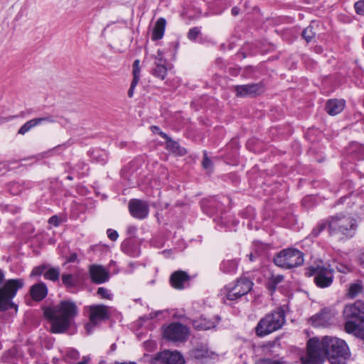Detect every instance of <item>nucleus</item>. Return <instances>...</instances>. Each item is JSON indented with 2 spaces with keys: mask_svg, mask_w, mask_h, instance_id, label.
<instances>
[{
  "mask_svg": "<svg viewBox=\"0 0 364 364\" xmlns=\"http://www.w3.org/2000/svg\"><path fill=\"white\" fill-rule=\"evenodd\" d=\"M348 347L345 341L336 337L324 336L310 338L306 344V352L300 358L302 364H322L325 358L333 364H340L348 356Z\"/></svg>",
  "mask_w": 364,
  "mask_h": 364,
  "instance_id": "1",
  "label": "nucleus"
},
{
  "mask_svg": "<svg viewBox=\"0 0 364 364\" xmlns=\"http://www.w3.org/2000/svg\"><path fill=\"white\" fill-rule=\"evenodd\" d=\"M77 313V306L70 300L61 301L44 309V316L50 324V332L53 333L65 332L71 326Z\"/></svg>",
  "mask_w": 364,
  "mask_h": 364,
  "instance_id": "2",
  "label": "nucleus"
},
{
  "mask_svg": "<svg viewBox=\"0 0 364 364\" xmlns=\"http://www.w3.org/2000/svg\"><path fill=\"white\" fill-rule=\"evenodd\" d=\"M343 316L346 332L364 339V301L357 300L353 304L346 305Z\"/></svg>",
  "mask_w": 364,
  "mask_h": 364,
  "instance_id": "3",
  "label": "nucleus"
},
{
  "mask_svg": "<svg viewBox=\"0 0 364 364\" xmlns=\"http://www.w3.org/2000/svg\"><path fill=\"white\" fill-rule=\"evenodd\" d=\"M285 321L284 311L278 309L266 314L259 321L255 328V333L260 338L266 336L282 328Z\"/></svg>",
  "mask_w": 364,
  "mask_h": 364,
  "instance_id": "4",
  "label": "nucleus"
},
{
  "mask_svg": "<svg viewBox=\"0 0 364 364\" xmlns=\"http://www.w3.org/2000/svg\"><path fill=\"white\" fill-rule=\"evenodd\" d=\"M273 262L275 265L282 269H291L304 264V255L298 249L286 248L274 256Z\"/></svg>",
  "mask_w": 364,
  "mask_h": 364,
  "instance_id": "5",
  "label": "nucleus"
},
{
  "mask_svg": "<svg viewBox=\"0 0 364 364\" xmlns=\"http://www.w3.org/2000/svg\"><path fill=\"white\" fill-rule=\"evenodd\" d=\"M24 285L22 279H9L0 288V311H6L11 308L17 310L11 299L16 296L17 291Z\"/></svg>",
  "mask_w": 364,
  "mask_h": 364,
  "instance_id": "6",
  "label": "nucleus"
},
{
  "mask_svg": "<svg viewBox=\"0 0 364 364\" xmlns=\"http://www.w3.org/2000/svg\"><path fill=\"white\" fill-rule=\"evenodd\" d=\"M355 228V220L349 216H335L328 221L330 235L341 234L346 237H352Z\"/></svg>",
  "mask_w": 364,
  "mask_h": 364,
  "instance_id": "7",
  "label": "nucleus"
},
{
  "mask_svg": "<svg viewBox=\"0 0 364 364\" xmlns=\"http://www.w3.org/2000/svg\"><path fill=\"white\" fill-rule=\"evenodd\" d=\"M306 275L309 277L314 276L316 284L321 288L329 287L333 280V269L329 266L326 267L319 264L310 266L306 269Z\"/></svg>",
  "mask_w": 364,
  "mask_h": 364,
  "instance_id": "8",
  "label": "nucleus"
},
{
  "mask_svg": "<svg viewBox=\"0 0 364 364\" xmlns=\"http://www.w3.org/2000/svg\"><path fill=\"white\" fill-rule=\"evenodd\" d=\"M190 335V329L179 322H173L164 327L163 336L165 339L173 343L186 341Z\"/></svg>",
  "mask_w": 364,
  "mask_h": 364,
  "instance_id": "9",
  "label": "nucleus"
},
{
  "mask_svg": "<svg viewBox=\"0 0 364 364\" xmlns=\"http://www.w3.org/2000/svg\"><path fill=\"white\" fill-rule=\"evenodd\" d=\"M252 286L253 283L248 278L240 277L234 286L225 287L223 291L228 300L235 301L247 294Z\"/></svg>",
  "mask_w": 364,
  "mask_h": 364,
  "instance_id": "10",
  "label": "nucleus"
},
{
  "mask_svg": "<svg viewBox=\"0 0 364 364\" xmlns=\"http://www.w3.org/2000/svg\"><path fill=\"white\" fill-rule=\"evenodd\" d=\"M85 309L89 314L90 322L85 326L88 333H90L92 327L109 318V309L107 306L102 304L91 305L86 306Z\"/></svg>",
  "mask_w": 364,
  "mask_h": 364,
  "instance_id": "11",
  "label": "nucleus"
},
{
  "mask_svg": "<svg viewBox=\"0 0 364 364\" xmlns=\"http://www.w3.org/2000/svg\"><path fill=\"white\" fill-rule=\"evenodd\" d=\"M334 314L324 309L310 318L309 323L314 327H328L333 323Z\"/></svg>",
  "mask_w": 364,
  "mask_h": 364,
  "instance_id": "12",
  "label": "nucleus"
},
{
  "mask_svg": "<svg viewBox=\"0 0 364 364\" xmlns=\"http://www.w3.org/2000/svg\"><path fill=\"white\" fill-rule=\"evenodd\" d=\"M129 210L130 214L137 219H144L149 214V205L146 202L139 200L132 199L129 202Z\"/></svg>",
  "mask_w": 364,
  "mask_h": 364,
  "instance_id": "13",
  "label": "nucleus"
},
{
  "mask_svg": "<svg viewBox=\"0 0 364 364\" xmlns=\"http://www.w3.org/2000/svg\"><path fill=\"white\" fill-rule=\"evenodd\" d=\"M235 91L237 97H255L264 92V86L262 83L237 85Z\"/></svg>",
  "mask_w": 364,
  "mask_h": 364,
  "instance_id": "14",
  "label": "nucleus"
},
{
  "mask_svg": "<svg viewBox=\"0 0 364 364\" xmlns=\"http://www.w3.org/2000/svg\"><path fill=\"white\" fill-rule=\"evenodd\" d=\"M190 277L187 272L178 270L171 274L170 284L172 287L176 289H183L188 285Z\"/></svg>",
  "mask_w": 364,
  "mask_h": 364,
  "instance_id": "15",
  "label": "nucleus"
},
{
  "mask_svg": "<svg viewBox=\"0 0 364 364\" xmlns=\"http://www.w3.org/2000/svg\"><path fill=\"white\" fill-rule=\"evenodd\" d=\"M91 280L96 284L106 282L109 279V272L102 266L93 264L90 267Z\"/></svg>",
  "mask_w": 364,
  "mask_h": 364,
  "instance_id": "16",
  "label": "nucleus"
},
{
  "mask_svg": "<svg viewBox=\"0 0 364 364\" xmlns=\"http://www.w3.org/2000/svg\"><path fill=\"white\" fill-rule=\"evenodd\" d=\"M220 321V317L215 316L213 318H208L204 316L193 321V326L195 329L198 331H206L213 328Z\"/></svg>",
  "mask_w": 364,
  "mask_h": 364,
  "instance_id": "17",
  "label": "nucleus"
},
{
  "mask_svg": "<svg viewBox=\"0 0 364 364\" xmlns=\"http://www.w3.org/2000/svg\"><path fill=\"white\" fill-rule=\"evenodd\" d=\"M55 121L53 117L50 115H48L43 117L32 119L26 122L18 131V134L23 135L30 131L32 128L43 122L54 123Z\"/></svg>",
  "mask_w": 364,
  "mask_h": 364,
  "instance_id": "18",
  "label": "nucleus"
},
{
  "mask_svg": "<svg viewBox=\"0 0 364 364\" xmlns=\"http://www.w3.org/2000/svg\"><path fill=\"white\" fill-rule=\"evenodd\" d=\"M346 105L344 100L331 99L326 104V110L330 115L334 116L341 113Z\"/></svg>",
  "mask_w": 364,
  "mask_h": 364,
  "instance_id": "19",
  "label": "nucleus"
},
{
  "mask_svg": "<svg viewBox=\"0 0 364 364\" xmlns=\"http://www.w3.org/2000/svg\"><path fill=\"white\" fill-rule=\"evenodd\" d=\"M161 358L166 364H184L185 359L178 351L166 350L162 353Z\"/></svg>",
  "mask_w": 364,
  "mask_h": 364,
  "instance_id": "20",
  "label": "nucleus"
},
{
  "mask_svg": "<svg viewBox=\"0 0 364 364\" xmlns=\"http://www.w3.org/2000/svg\"><path fill=\"white\" fill-rule=\"evenodd\" d=\"M48 294V289L44 283H38L33 285L30 289V294L35 301L43 300Z\"/></svg>",
  "mask_w": 364,
  "mask_h": 364,
  "instance_id": "21",
  "label": "nucleus"
},
{
  "mask_svg": "<svg viewBox=\"0 0 364 364\" xmlns=\"http://www.w3.org/2000/svg\"><path fill=\"white\" fill-rule=\"evenodd\" d=\"M133 79L130 85V87L128 90V96L129 97H132L134 95V91L139 83V81L140 80V73H141V68H140V60L139 59L135 60L133 63Z\"/></svg>",
  "mask_w": 364,
  "mask_h": 364,
  "instance_id": "22",
  "label": "nucleus"
},
{
  "mask_svg": "<svg viewBox=\"0 0 364 364\" xmlns=\"http://www.w3.org/2000/svg\"><path fill=\"white\" fill-rule=\"evenodd\" d=\"M159 135L166 140V149L173 153H176L180 155H183L186 152L184 149L180 147L178 142L173 141L171 138H170L166 133L163 132H159Z\"/></svg>",
  "mask_w": 364,
  "mask_h": 364,
  "instance_id": "23",
  "label": "nucleus"
},
{
  "mask_svg": "<svg viewBox=\"0 0 364 364\" xmlns=\"http://www.w3.org/2000/svg\"><path fill=\"white\" fill-rule=\"evenodd\" d=\"M61 279L63 285H65L66 288H74L77 287L80 282V272L75 274H63Z\"/></svg>",
  "mask_w": 364,
  "mask_h": 364,
  "instance_id": "24",
  "label": "nucleus"
},
{
  "mask_svg": "<svg viewBox=\"0 0 364 364\" xmlns=\"http://www.w3.org/2000/svg\"><path fill=\"white\" fill-rule=\"evenodd\" d=\"M166 24V21L164 18H159L156 21L151 34V39L153 41L160 40L163 38L165 31Z\"/></svg>",
  "mask_w": 364,
  "mask_h": 364,
  "instance_id": "25",
  "label": "nucleus"
},
{
  "mask_svg": "<svg viewBox=\"0 0 364 364\" xmlns=\"http://www.w3.org/2000/svg\"><path fill=\"white\" fill-rule=\"evenodd\" d=\"M238 267L237 259H224L220 264V270L226 274H234Z\"/></svg>",
  "mask_w": 364,
  "mask_h": 364,
  "instance_id": "26",
  "label": "nucleus"
},
{
  "mask_svg": "<svg viewBox=\"0 0 364 364\" xmlns=\"http://www.w3.org/2000/svg\"><path fill=\"white\" fill-rule=\"evenodd\" d=\"M154 67L151 70V74L161 80H164L168 69L171 67L168 63L164 64H154Z\"/></svg>",
  "mask_w": 364,
  "mask_h": 364,
  "instance_id": "27",
  "label": "nucleus"
},
{
  "mask_svg": "<svg viewBox=\"0 0 364 364\" xmlns=\"http://www.w3.org/2000/svg\"><path fill=\"white\" fill-rule=\"evenodd\" d=\"M364 291V286L361 281H357L350 284L348 287L347 296L350 299H354Z\"/></svg>",
  "mask_w": 364,
  "mask_h": 364,
  "instance_id": "28",
  "label": "nucleus"
},
{
  "mask_svg": "<svg viewBox=\"0 0 364 364\" xmlns=\"http://www.w3.org/2000/svg\"><path fill=\"white\" fill-rule=\"evenodd\" d=\"M191 356L196 359H201L208 355V350L205 346H197L191 350Z\"/></svg>",
  "mask_w": 364,
  "mask_h": 364,
  "instance_id": "29",
  "label": "nucleus"
},
{
  "mask_svg": "<svg viewBox=\"0 0 364 364\" xmlns=\"http://www.w3.org/2000/svg\"><path fill=\"white\" fill-rule=\"evenodd\" d=\"M60 274V272L58 267H50L48 269H46L44 273V277L46 279L56 282L59 279Z\"/></svg>",
  "mask_w": 364,
  "mask_h": 364,
  "instance_id": "30",
  "label": "nucleus"
},
{
  "mask_svg": "<svg viewBox=\"0 0 364 364\" xmlns=\"http://www.w3.org/2000/svg\"><path fill=\"white\" fill-rule=\"evenodd\" d=\"M316 36V33L314 31V27L309 26L302 31V36L306 41V42L311 41Z\"/></svg>",
  "mask_w": 364,
  "mask_h": 364,
  "instance_id": "31",
  "label": "nucleus"
},
{
  "mask_svg": "<svg viewBox=\"0 0 364 364\" xmlns=\"http://www.w3.org/2000/svg\"><path fill=\"white\" fill-rule=\"evenodd\" d=\"M283 279V277L282 276H277V277H272L268 283H267V287L269 289H271L272 291H274L277 284L279 283H280Z\"/></svg>",
  "mask_w": 364,
  "mask_h": 364,
  "instance_id": "32",
  "label": "nucleus"
},
{
  "mask_svg": "<svg viewBox=\"0 0 364 364\" xmlns=\"http://www.w3.org/2000/svg\"><path fill=\"white\" fill-rule=\"evenodd\" d=\"M168 63L166 59L164 58V53L162 50H159L154 56V64H164Z\"/></svg>",
  "mask_w": 364,
  "mask_h": 364,
  "instance_id": "33",
  "label": "nucleus"
},
{
  "mask_svg": "<svg viewBox=\"0 0 364 364\" xmlns=\"http://www.w3.org/2000/svg\"><path fill=\"white\" fill-rule=\"evenodd\" d=\"M46 269H47V267L46 265H41V266L36 267L31 271L30 276L31 277H36V276H40L43 274H44Z\"/></svg>",
  "mask_w": 364,
  "mask_h": 364,
  "instance_id": "34",
  "label": "nucleus"
},
{
  "mask_svg": "<svg viewBox=\"0 0 364 364\" xmlns=\"http://www.w3.org/2000/svg\"><path fill=\"white\" fill-rule=\"evenodd\" d=\"M97 294L102 298L106 299H111L112 294L109 293V290L105 287H100L97 289Z\"/></svg>",
  "mask_w": 364,
  "mask_h": 364,
  "instance_id": "35",
  "label": "nucleus"
},
{
  "mask_svg": "<svg viewBox=\"0 0 364 364\" xmlns=\"http://www.w3.org/2000/svg\"><path fill=\"white\" fill-rule=\"evenodd\" d=\"M354 7L358 15L364 16V0L357 1L355 4Z\"/></svg>",
  "mask_w": 364,
  "mask_h": 364,
  "instance_id": "36",
  "label": "nucleus"
},
{
  "mask_svg": "<svg viewBox=\"0 0 364 364\" xmlns=\"http://www.w3.org/2000/svg\"><path fill=\"white\" fill-rule=\"evenodd\" d=\"M200 31L199 28H198V27L192 28L189 30V31L188 33V38L191 41L196 40V38L198 37V36L200 34Z\"/></svg>",
  "mask_w": 364,
  "mask_h": 364,
  "instance_id": "37",
  "label": "nucleus"
},
{
  "mask_svg": "<svg viewBox=\"0 0 364 364\" xmlns=\"http://www.w3.org/2000/svg\"><path fill=\"white\" fill-rule=\"evenodd\" d=\"M328 228V223H322L319 224L316 228H314L312 231V234L314 236L316 237L319 235V233L323 231L324 229Z\"/></svg>",
  "mask_w": 364,
  "mask_h": 364,
  "instance_id": "38",
  "label": "nucleus"
},
{
  "mask_svg": "<svg viewBox=\"0 0 364 364\" xmlns=\"http://www.w3.org/2000/svg\"><path fill=\"white\" fill-rule=\"evenodd\" d=\"M202 165L205 169H210L212 168V162L210 159L208 158L206 151H204L203 153V160L202 162Z\"/></svg>",
  "mask_w": 364,
  "mask_h": 364,
  "instance_id": "39",
  "label": "nucleus"
},
{
  "mask_svg": "<svg viewBox=\"0 0 364 364\" xmlns=\"http://www.w3.org/2000/svg\"><path fill=\"white\" fill-rule=\"evenodd\" d=\"M108 237L112 240L115 241L119 237V235L116 230H114L112 229H108L107 231Z\"/></svg>",
  "mask_w": 364,
  "mask_h": 364,
  "instance_id": "40",
  "label": "nucleus"
},
{
  "mask_svg": "<svg viewBox=\"0 0 364 364\" xmlns=\"http://www.w3.org/2000/svg\"><path fill=\"white\" fill-rule=\"evenodd\" d=\"M336 268L338 272L342 273H348L350 272V267L346 264H339Z\"/></svg>",
  "mask_w": 364,
  "mask_h": 364,
  "instance_id": "41",
  "label": "nucleus"
},
{
  "mask_svg": "<svg viewBox=\"0 0 364 364\" xmlns=\"http://www.w3.org/2000/svg\"><path fill=\"white\" fill-rule=\"evenodd\" d=\"M65 357H66L67 358H72V359H75H75H77V358H78V357H79V353H78V352H77V350H69V351L67 353V354H66Z\"/></svg>",
  "mask_w": 364,
  "mask_h": 364,
  "instance_id": "42",
  "label": "nucleus"
},
{
  "mask_svg": "<svg viewBox=\"0 0 364 364\" xmlns=\"http://www.w3.org/2000/svg\"><path fill=\"white\" fill-rule=\"evenodd\" d=\"M77 260V255L75 252L71 253L67 257L65 263L75 262Z\"/></svg>",
  "mask_w": 364,
  "mask_h": 364,
  "instance_id": "43",
  "label": "nucleus"
},
{
  "mask_svg": "<svg viewBox=\"0 0 364 364\" xmlns=\"http://www.w3.org/2000/svg\"><path fill=\"white\" fill-rule=\"evenodd\" d=\"M48 223L51 225H53L54 226H58L59 225L58 217L56 215L52 216L51 218H50Z\"/></svg>",
  "mask_w": 364,
  "mask_h": 364,
  "instance_id": "44",
  "label": "nucleus"
},
{
  "mask_svg": "<svg viewBox=\"0 0 364 364\" xmlns=\"http://www.w3.org/2000/svg\"><path fill=\"white\" fill-rule=\"evenodd\" d=\"M258 364H282V363L278 360H264L260 361Z\"/></svg>",
  "mask_w": 364,
  "mask_h": 364,
  "instance_id": "45",
  "label": "nucleus"
},
{
  "mask_svg": "<svg viewBox=\"0 0 364 364\" xmlns=\"http://www.w3.org/2000/svg\"><path fill=\"white\" fill-rule=\"evenodd\" d=\"M151 130L154 134H158L159 135V132H161L160 128L159 127H157V126H151Z\"/></svg>",
  "mask_w": 364,
  "mask_h": 364,
  "instance_id": "46",
  "label": "nucleus"
},
{
  "mask_svg": "<svg viewBox=\"0 0 364 364\" xmlns=\"http://www.w3.org/2000/svg\"><path fill=\"white\" fill-rule=\"evenodd\" d=\"M239 11H240V9L239 8L237 7H233L232 9H231V14L233 15V16H237L238 14H239Z\"/></svg>",
  "mask_w": 364,
  "mask_h": 364,
  "instance_id": "47",
  "label": "nucleus"
},
{
  "mask_svg": "<svg viewBox=\"0 0 364 364\" xmlns=\"http://www.w3.org/2000/svg\"><path fill=\"white\" fill-rule=\"evenodd\" d=\"M4 279V273L2 269H0V285L2 284Z\"/></svg>",
  "mask_w": 364,
  "mask_h": 364,
  "instance_id": "48",
  "label": "nucleus"
},
{
  "mask_svg": "<svg viewBox=\"0 0 364 364\" xmlns=\"http://www.w3.org/2000/svg\"><path fill=\"white\" fill-rule=\"evenodd\" d=\"M118 364H137V363L135 362H129V363L124 362V363H118Z\"/></svg>",
  "mask_w": 364,
  "mask_h": 364,
  "instance_id": "49",
  "label": "nucleus"
},
{
  "mask_svg": "<svg viewBox=\"0 0 364 364\" xmlns=\"http://www.w3.org/2000/svg\"><path fill=\"white\" fill-rule=\"evenodd\" d=\"M249 257H250V259L251 261H253V255H252V254H250V255H249Z\"/></svg>",
  "mask_w": 364,
  "mask_h": 364,
  "instance_id": "50",
  "label": "nucleus"
},
{
  "mask_svg": "<svg viewBox=\"0 0 364 364\" xmlns=\"http://www.w3.org/2000/svg\"><path fill=\"white\" fill-rule=\"evenodd\" d=\"M67 178H68V180H73V177H72V176H68L67 177Z\"/></svg>",
  "mask_w": 364,
  "mask_h": 364,
  "instance_id": "51",
  "label": "nucleus"
},
{
  "mask_svg": "<svg viewBox=\"0 0 364 364\" xmlns=\"http://www.w3.org/2000/svg\"><path fill=\"white\" fill-rule=\"evenodd\" d=\"M112 348H114V344L112 345Z\"/></svg>",
  "mask_w": 364,
  "mask_h": 364,
  "instance_id": "52",
  "label": "nucleus"
},
{
  "mask_svg": "<svg viewBox=\"0 0 364 364\" xmlns=\"http://www.w3.org/2000/svg\"><path fill=\"white\" fill-rule=\"evenodd\" d=\"M112 348H114V344L112 345Z\"/></svg>",
  "mask_w": 364,
  "mask_h": 364,
  "instance_id": "53",
  "label": "nucleus"
},
{
  "mask_svg": "<svg viewBox=\"0 0 364 364\" xmlns=\"http://www.w3.org/2000/svg\"><path fill=\"white\" fill-rule=\"evenodd\" d=\"M112 348H114V344L112 345Z\"/></svg>",
  "mask_w": 364,
  "mask_h": 364,
  "instance_id": "54",
  "label": "nucleus"
},
{
  "mask_svg": "<svg viewBox=\"0 0 364 364\" xmlns=\"http://www.w3.org/2000/svg\"><path fill=\"white\" fill-rule=\"evenodd\" d=\"M117 364H118V363H117Z\"/></svg>",
  "mask_w": 364,
  "mask_h": 364,
  "instance_id": "55",
  "label": "nucleus"
}]
</instances>
